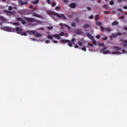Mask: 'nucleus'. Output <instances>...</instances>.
Segmentation results:
<instances>
[{"label": "nucleus", "instance_id": "1", "mask_svg": "<svg viewBox=\"0 0 127 127\" xmlns=\"http://www.w3.org/2000/svg\"><path fill=\"white\" fill-rule=\"evenodd\" d=\"M24 19H25L27 22H29L28 25L30 26H35V25H37V24L41 23V21L40 20H36L33 18L25 17Z\"/></svg>", "mask_w": 127, "mask_h": 127}, {"label": "nucleus", "instance_id": "2", "mask_svg": "<svg viewBox=\"0 0 127 127\" xmlns=\"http://www.w3.org/2000/svg\"><path fill=\"white\" fill-rule=\"evenodd\" d=\"M75 41H76V39L75 38H73L71 41L65 39L61 40V42H62V43H67L69 47H73V44L75 45Z\"/></svg>", "mask_w": 127, "mask_h": 127}, {"label": "nucleus", "instance_id": "3", "mask_svg": "<svg viewBox=\"0 0 127 127\" xmlns=\"http://www.w3.org/2000/svg\"><path fill=\"white\" fill-rule=\"evenodd\" d=\"M1 29L4 31H7L8 32H14V28L9 27H1Z\"/></svg>", "mask_w": 127, "mask_h": 127}, {"label": "nucleus", "instance_id": "4", "mask_svg": "<svg viewBox=\"0 0 127 127\" xmlns=\"http://www.w3.org/2000/svg\"><path fill=\"white\" fill-rule=\"evenodd\" d=\"M47 13L49 14V15H51V17L54 19V20H56V19H55V17L56 16L57 13H55L54 12H52L51 11H47Z\"/></svg>", "mask_w": 127, "mask_h": 127}, {"label": "nucleus", "instance_id": "5", "mask_svg": "<svg viewBox=\"0 0 127 127\" xmlns=\"http://www.w3.org/2000/svg\"><path fill=\"white\" fill-rule=\"evenodd\" d=\"M53 37H56V38L58 39V40L61 39V37L59 36V35H54L53 36L51 35H49L48 36V38L49 39H53Z\"/></svg>", "mask_w": 127, "mask_h": 127}, {"label": "nucleus", "instance_id": "6", "mask_svg": "<svg viewBox=\"0 0 127 127\" xmlns=\"http://www.w3.org/2000/svg\"><path fill=\"white\" fill-rule=\"evenodd\" d=\"M107 47L105 46L103 47L102 49L101 50L100 52L102 53H103V54H110L111 52L110 51H106L107 49Z\"/></svg>", "mask_w": 127, "mask_h": 127}, {"label": "nucleus", "instance_id": "7", "mask_svg": "<svg viewBox=\"0 0 127 127\" xmlns=\"http://www.w3.org/2000/svg\"><path fill=\"white\" fill-rule=\"evenodd\" d=\"M100 29L102 32H104V31H105V32H110L112 30L110 28H105L103 26L100 27Z\"/></svg>", "mask_w": 127, "mask_h": 127}, {"label": "nucleus", "instance_id": "8", "mask_svg": "<svg viewBox=\"0 0 127 127\" xmlns=\"http://www.w3.org/2000/svg\"><path fill=\"white\" fill-rule=\"evenodd\" d=\"M56 16H57L58 17H59V18H61V19H66L67 20V18L66 17V16H65V15H64V14H58L57 13V14H56Z\"/></svg>", "mask_w": 127, "mask_h": 127}, {"label": "nucleus", "instance_id": "9", "mask_svg": "<svg viewBox=\"0 0 127 127\" xmlns=\"http://www.w3.org/2000/svg\"><path fill=\"white\" fill-rule=\"evenodd\" d=\"M14 32H16L18 34H21L22 32V29L20 28H18V27H16V28H14Z\"/></svg>", "mask_w": 127, "mask_h": 127}, {"label": "nucleus", "instance_id": "10", "mask_svg": "<svg viewBox=\"0 0 127 127\" xmlns=\"http://www.w3.org/2000/svg\"><path fill=\"white\" fill-rule=\"evenodd\" d=\"M118 35H122V33L119 32L117 34H112L111 38H117Z\"/></svg>", "mask_w": 127, "mask_h": 127}, {"label": "nucleus", "instance_id": "11", "mask_svg": "<svg viewBox=\"0 0 127 127\" xmlns=\"http://www.w3.org/2000/svg\"><path fill=\"white\" fill-rule=\"evenodd\" d=\"M121 41H123L122 45L124 47H127V40H124L123 39H121Z\"/></svg>", "mask_w": 127, "mask_h": 127}, {"label": "nucleus", "instance_id": "12", "mask_svg": "<svg viewBox=\"0 0 127 127\" xmlns=\"http://www.w3.org/2000/svg\"><path fill=\"white\" fill-rule=\"evenodd\" d=\"M69 6L71 8H76L77 4L75 3H71L69 4Z\"/></svg>", "mask_w": 127, "mask_h": 127}, {"label": "nucleus", "instance_id": "13", "mask_svg": "<svg viewBox=\"0 0 127 127\" xmlns=\"http://www.w3.org/2000/svg\"><path fill=\"white\" fill-rule=\"evenodd\" d=\"M83 27L84 29H87V28H90V27H91V25L89 24H86L84 25Z\"/></svg>", "mask_w": 127, "mask_h": 127}, {"label": "nucleus", "instance_id": "14", "mask_svg": "<svg viewBox=\"0 0 127 127\" xmlns=\"http://www.w3.org/2000/svg\"><path fill=\"white\" fill-rule=\"evenodd\" d=\"M86 36H87V37H88V38L90 39L91 40L94 38V37L92 36V34L89 33H87Z\"/></svg>", "mask_w": 127, "mask_h": 127}, {"label": "nucleus", "instance_id": "15", "mask_svg": "<svg viewBox=\"0 0 127 127\" xmlns=\"http://www.w3.org/2000/svg\"><path fill=\"white\" fill-rule=\"evenodd\" d=\"M75 32L76 33H77V34H82V33H83V32L80 29H76L75 30Z\"/></svg>", "mask_w": 127, "mask_h": 127}, {"label": "nucleus", "instance_id": "16", "mask_svg": "<svg viewBox=\"0 0 127 127\" xmlns=\"http://www.w3.org/2000/svg\"><path fill=\"white\" fill-rule=\"evenodd\" d=\"M99 19H100V15H99V14L96 15L95 17V21H99Z\"/></svg>", "mask_w": 127, "mask_h": 127}, {"label": "nucleus", "instance_id": "17", "mask_svg": "<svg viewBox=\"0 0 127 127\" xmlns=\"http://www.w3.org/2000/svg\"><path fill=\"white\" fill-rule=\"evenodd\" d=\"M0 20L3 22H4V21H5L6 20H5V18L2 17V16H0Z\"/></svg>", "mask_w": 127, "mask_h": 127}, {"label": "nucleus", "instance_id": "18", "mask_svg": "<svg viewBox=\"0 0 127 127\" xmlns=\"http://www.w3.org/2000/svg\"><path fill=\"white\" fill-rule=\"evenodd\" d=\"M35 37H41V34L38 33L36 32V34H35Z\"/></svg>", "mask_w": 127, "mask_h": 127}, {"label": "nucleus", "instance_id": "19", "mask_svg": "<svg viewBox=\"0 0 127 127\" xmlns=\"http://www.w3.org/2000/svg\"><path fill=\"white\" fill-rule=\"evenodd\" d=\"M96 22V25H98V26H100V25H102L103 23L102 22L99 21H95Z\"/></svg>", "mask_w": 127, "mask_h": 127}, {"label": "nucleus", "instance_id": "20", "mask_svg": "<svg viewBox=\"0 0 127 127\" xmlns=\"http://www.w3.org/2000/svg\"><path fill=\"white\" fill-rule=\"evenodd\" d=\"M118 24H119V22H118L117 21H115L112 23V25H113V26L118 25Z\"/></svg>", "mask_w": 127, "mask_h": 127}, {"label": "nucleus", "instance_id": "21", "mask_svg": "<svg viewBox=\"0 0 127 127\" xmlns=\"http://www.w3.org/2000/svg\"><path fill=\"white\" fill-rule=\"evenodd\" d=\"M33 16H35L36 17H38L39 18H41V15L37 14H33Z\"/></svg>", "mask_w": 127, "mask_h": 127}, {"label": "nucleus", "instance_id": "22", "mask_svg": "<svg viewBox=\"0 0 127 127\" xmlns=\"http://www.w3.org/2000/svg\"><path fill=\"white\" fill-rule=\"evenodd\" d=\"M114 49H116V50H117V51H120L121 50V48L118 46H115L113 47Z\"/></svg>", "mask_w": 127, "mask_h": 127}, {"label": "nucleus", "instance_id": "23", "mask_svg": "<svg viewBox=\"0 0 127 127\" xmlns=\"http://www.w3.org/2000/svg\"><path fill=\"white\" fill-rule=\"evenodd\" d=\"M92 42H93V44H94L95 45H97V42L96 41V40H95V39H94V38H93V39H91Z\"/></svg>", "mask_w": 127, "mask_h": 127}, {"label": "nucleus", "instance_id": "24", "mask_svg": "<svg viewBox=\"0 0 127 127\" xmlns=\"http://www.w3.org/2000/svg\"><path fill=\"white\" fill-rule=\"evenodd\" d=\"M18 3L20 4V5H23V1H22V0H19Z\"/></svg>", "mask_w": 127, "mask_h": 127}, {"label": "nucleus", "instance_id": "25", "mask_svg": "<svg viewBox=\"0 0 127 127\" xmlns=\"http://www.w3.org/2000/svg\"><path fill=\"white\" fill-rule=\"evenodd\" d=\"M29 33L31 34H34V35H35V34L36 33V31H30L29 32Z\"/></svg>", "mask_w": 127, "mask_h": 127}, {"label": "nucleus", "instance_id": "26", "mask_svg": "<svg viewBox=\"0 0 127 127\" xmlns=\"http://www.w3.org/2000/svg\"><path fill=\"white\" fill-rule=\"evenodd\" d=\"M39 2V0H36L33 2V4H37V3H38Z\"/></svg>", "mask_w": 127, "mask_h": 127}, {"label": "nucleus", "instance_id": "27", "mask_svg": "<svg viewBox=\"0 0 127 127\" xmlns=\"http://www.w3.org/2000/svg\"><path fill=\"white\" fill-rule=\"evenodd\" d=\"M21 35H22V36H27V34L26 33V32H22V33H21Z\"/></svg>", "mask_w": 127, "mask_h": 127}, {"label": "nucleus", "instance_id": "28", "mask_svg": "<svg viewBox=\"0 0 127 127\" xmlns=\"http://www.w3.org/2000/svg\"><path fill=\"white\" fill-rule=\"evenodd\" d=\"M64 26H65V27H67L68 29H69V30H71V27L68 26V25L65 24H64Z\"/></svg>", "mask_w": 127, "mask_h": 127}, {"label": "nucleus", "instance_id": "29", "mask_svg": "<svg viewBox=\"0 0 127 127\" xmlns=\"http://www.w3.org/2000/svg\"><path fill=\"white\" fill-rule=\"evenodd\" d=\"M111 54H120V53L118 51H114V52H113Z\"/></svg>", "mask_w": 127, "mask_h": 127}, {"label": "nucleus", "instance_id": "30", "mask_svg": "<svg viewBox=\"0 0 127 127\" xmlns=\"http://www.w3.org/2000/svg\"><path fill=\"white\" fill-rule=\"evenodd\" d=\"M74 21L75 22H79V21H80V20L79 19V18H76L74 19Z\"/></svg>", "mask_w": 127, "mask_h": 127}, {"label": "nucleus", "instance_id": "31", "mask_svg": "<svg viewBox=\"0 0 127 127\" xmlns=\"http://www.w3.org/2000/svg\"><path fill=\"white\" fill-rule=\"evenodd\" d=\"M117 10H118V11H119V12H120V13L123 14V10H122V9L118 8Z\"/></svg>", "mask_w": 127, "mask_h": 127}, {"label": "nucleus", "instance_id": "32", "mask_svg": "<svg viewBox=\"0 0 127 127\" xmlns=\"http://www.w3.org/2000/svg\"><path fill=\"white\" fill-rule=\"evenodd\" d=\"M71 25L72 26V27H76V24L74 22L71 23Z\"/></svg>", "mask_w": 127, "mask_h": 127}, {"label": "nucleus", "instance_id": "33", "mask_svg": "<svg viewBox=\"0 0 127 127\" xmlns=\"http://www.w3.org/2000/svg\"><path fill=\"white\" fill-rule=\"evenodd\" d=\"M64 35L65 34L64 33V32H62L60 33L59 36H64Z\"/></svg>", "mask_w": 127, "mask_h": 127}, {"label": "nucleus", "instance_id": "34", "mask_svg": "<svg viewBox=\"0 0 127 127\" xmlns=\"http://www.w3.org/2000/svg\"><path fill=\"white\" fill-rule=\"evenodd\" d=\"M105 14H110L111 13V11H105L104 12Z\"/></svg>", "mask_w": 127, "mask_h": 127}, {"label": "nucleus", "instance_id": "35", "mask_svg": "<svg viewBox=\"0 0 127 127\" xmlns=\"http://www.w3.org/2000/svg\"><path fill=\"white\" fill-rule=\"evenodd\" d=\"M109 3H110V5H114L115 2H114V1H110L109 2Z\"/></svg>", "mask_w": 127, "mask_h": 127}, {"label": "nucleus", "instance_id": "36", "mask_svg": "<svg viewBox=\"0 0 127 127\" xmlns=\"http://www.w3.org/2000/svg\"><path fill=\"white\" fill-rule=\"evenodd\" d=\"M81 50H83V51H87V49H86V47H83L81 48Z\"/></svg>", "mask_w": 127, "mask_h": 127}, {"label": "nucleus", "instance_id": "37", "mask_svg": "<svg viewBox=\"0 0 127 127\" xmlns=\"http://www.w3.org/2000/svg\"><path fill=\"white\" fill-rule=\"evenodd\" d=\"M78 44L79 46H83V43L81 42H78Z\"/></svg>", "mask_w": 127, "mask_h": 127}, {"label": "nucleus", "instance_id": "38", "mask_svg": "<svg viewBox=\"0 0 127 127\" xmlns=\"http://www.w3.org/2000/svg\"><path fill=\"white\" fill-rule=\"evenodd\" d=\"M89 19H94V15H91L89 17Z\"/></svg>", "mask_w": 127, "mask_h": 127}, {"label": "nucleus", "instance_id": "39", "mask_svg": "<svg viewBox=\"0 0 127 127\" xmlns=\"http://www.w3.org/2000/svg\"><path fill=\"white\" fill-rule=\"evenodd\" d=\"M21 22L22 24H24V25L26 24V21H25V20H23V19L22 20Z\"/></svg>", "mask_w": 127, "mask_h": 127}, {"label": "nucleus", "instance_id": "40", "mask_svg": "<svg viewBox=\"0 0 127 127\" xmlns=\"http://www.w3.org/2000/svg\"><path fill=\"white\" fill-rule=\"evenodd\" d=\"M17 21H22V18H21L20 17H18V18H17Z\"/></svg>", "mask_w": 127, "mask_h": 127}, {"label": "nucleus", "instance_id": "41", "mask_svg": "<svg viewBox=\"0 0 127 127\" xmlns=\"http://www.w3.org/2000/svg\"><path fill=\"white\" fill-rule=\"evenodd\" d=\"M8 10H9V11H11V10H12V6H9L8 7Z\"/></svg>", "mask_w": 127, "mask_h": 127}, {"label": "nucleus", "instance_id": "42", "mask_svg": "<svg viewBox=\"0 0 127 127\" xmlns=\"http://www.w3.org/2000/svg\"><path fill=\"white\" fill-rule=\"evenodd\" d=\"M127 1V0H118V2L121 3L122 1Z\"/></svg>", "mask_w": 127, "mask_h": 127}, {"label": "nucleus", "instance_id": "43", "mask_svg": "<svg viewBox=\"0 0 127 127\" xmlns=\"http://www.w3.org/2000/svg\"><path fill=\"white\" fill-rule=\"evenodd\" d=\"M56 10H60V6H56Z\"/></svg>", "mask_w": 127, "mask_h": 127}, {"label": "nucleus", "instance_id": "44", "mask_svg": "<svg viewBox=\"0 0 127 127\" xmlns=\"http://www.w3.org/2000/svg\"><path fill=\"white\" fill-rule=\"evenodd\" d=\"M100 37H101V36H100V35H97L96 36V38H97V39H100Z\"/></svg>", "mask_w": 127, "mask_h": 127}, {"label": "nucleus", "instance_id": "45", "mask_svg": "<svg viewBox=\"0 0 127 127\" xmlns=\"http://www.w3.org/2000/svg\"><path fill=\"white\" fill-rule=\"evenodd\" d=\"M103 7L104 8H109V7H108L106 4L103 5Z\"/></svg>", "mask_w": 127, "mask_h": 127}, {"label": "nucleus", "instance_id": "46", "mask_svg": "<svg viewBox=\"0 0 127 127\" xmlns=\"http://www.w3.org/2000/svg\"><path fill=\"white\" fill-rule=\"evenodd\" d=\"M47 28L48 29L52 30L53 29V27L52 26L47 27Z\"/></svg>", "mask_w": 127, "mask_h": 127}, {"label": "nucleus", "instance_id": "47", "mask_svg": "<svg viewBox=\"0 0 127 127\" xmlns=\"http://www.w3.org/2000/svg\"><path fill=\"white\" fill-rule=\"evenodd\" d=\"M14 25H19V23L18 22H14L13 23Z\"/></svg>", "mask_w": 127, "mask_h": 127}, {"label": "nucleus", "instance_id": "48", "mask_svg": "<svg viewBox=\"0 0 127 127\" xmlns=\"http://www.w3.org/2000/svg\"><path fill=\"white\" fill-rule=\"evenodd\" d=\"M102 40H107L108 39V37H105L104 38H102Z\"/></svg>", "mask_w": 127, "mask_h": 127}, {"label": "nucleus", "instance_id": "49", "mask_svg": "<svg viewBox=\"0 0 127 127\" xmlns=\"http://www.w3.org/2000/svg\"><path fill=\"white\" fill-rule=\"evenodd\" d=\"M87 9H88V10H89V11H91V10H92V8L90 7H87Z\"/></svg>", "mask_w": 127, "mask_h": 127}, {"label": "nucleus", "instance_id": "50", "mask_svg": "<svg viewBox=\"0 0 127 127\" xmlns=\"http://www.w3.org/2000/svg\"><path fill=\"white\" fill-rule=\"evenodd\" d=\"M87 45L89 46H90L91 47H93V44H90V43H88Z\"/></svg>", "mask_w": 127, "mask_h": 127}, {"label": "nucleus", "instance_id": "51", "mask_svg": "<svg viewBox=\"0 0 127 127\" xmlns=\"http://www.w3.org/2000/svg\"><path fill=\"white\" fill-rule=\"evenodd\" d=\"M120 19H125V16L120 17Z\"/></svg>", "mask_w": 127, "mask_h": 127}, {"label": "nucleus", "instance_id": "52", "mask_svg": "<svg viewBox=\"0 0 127 127\" xmlns=\"http://www.w3.org/2000/svg\"><path fill=\"white\" fill-rule=\"evenodd\" d=\"M64 1L65 2V3H68V2H69V0H64Z\"/></svg>", "mask_w": 127, "mask_h": 127}, {"label": "nucleus", "instance_id": "53", "mask_svg": "<svg viewBox=\"0 0 127 127\" xmlns=\"http://www.w3.org/2000/svg\"><path fill=\"white\" fill-rule=\"evenodd\" d=\"M74 48H79V46H78L77 45H75L74 46Z\"/></svg>", "mask_w": 127, "mask_h": 127}, {"label": "nucleus", "instance_id": "54", "mask_svg": "<svg viewBox=\"0 0 127 127\" xmlns=\"http://www.w3.org/2000/svg\"><path fill=\"white\" fill-rule=\"evenodd\" d=\"M45 42H46V43H50V41H49V40H46V41H45Z\"/></svg>", "mask_w": 127, "mask_h": 127}, {"label": "nucleus", "instance_id": "55", "mask_svg": "<svg viewBox=\"0 0 127 127\" xmlns=\"http://www.w3.org/2000/svg\"><path fill=\"white\" fill-rule=\"evenodd\" d=\"M105 44L104 43H101L99 45V46H104Z\"/></svg>", "mask_w": 127, "mask_h": 127}, {"label": "nucleus", "instance_id": "56", "mask_svg": "<svg viewBox=\"0 0 127 127\" xmlns=\"http://www.w3.org/2000/svg\"><path fill=\"white\" fill-rule=\"evenodd\" d=\"M60 25H61V26H65V25L63 24L62 23H61Z\"/></svg>", "mask_w": 127, "mask_h": 127}, {"label": "nucleus", "instance_id": "57", "mask_svg": "<svg viewBox=\"0 0 127 127\" xmlns=\"http://www.w3.org/2000/svg\"><path fill=\"white\" fill-rule=\"evenodd\" d=\"M123 8H124V9H127V6L124 5Z\"/></svg>", "mask_w": 127, "mask_h": 127}, {"label": "nucleus", "instance_id": "58", "mask_svg": "<svg viewBox=\"0 0 127 127\" xmlns=\"http://www.w3.org/2000/svg\"><path fill=\"white\" fill-rule=\"evenodd\" d=\"M53 42H54V43H58V41H55V40H54V41H53Z\"/></svg>", "mask_w": 127, "mask_h": 127}, {"label": "nucleus", "instance_id": "59", "mask_svg": "<svg viewBox=\"0 0 127 127\" xmlns=\"http://www.w3.org/2000/svg\"><path fill=\"white\" fill-rule=\"evenodd\" d=\"M27 3H28L27 2H23V5L24 4H27Z\"/></svg>", "mask_w": 127, "mask_h": 127}, {"label": "nucleus", "instance_id": "60", "mask_svg": "<svg viewBox=\"0 0 127 127\" xmlns=\"http://www.w3.org/2000/svg\"><path fill=\"white\" fill-rule=\"evenodd\" d=\"M30 8H33V6L32 5H30Z\"/></svg>", "mask_w": 127, "mask_h": 127}, {"label": "nucleus", "instance_id": "61", "mask_svg": "<svg viewBox=\"0 0 127 127\" xmlns=\"http://www.w3.org/2000/svg\"><path fill=\"white\" fill-rule=\"evenodd\" d=\"M40 29H41V30H44V28L41 27V28H40Z\"/></svg>", "mask_w": 127, "mask_h": 127}, {"label": "nucleus", "instance_id": "62", "mask_svg": "<svg viewBox=\"0 0 127 127\" xmlns=\"http://www.w3.org/2000/svg\"><path fill=\"white\" fill-rule=\"evenodd\" d=\"M65 36L67 37V36H68V33H66L65 34Z\"/></svg>", "mask_w": 127, "mask_h": 127}, {"label": "nucleus", "instance_id": "63", "mask_svg": "<svg viewBox=\"0 0 127 127\" xmlns=\"http://www.w3.org/2000/svg\"><path fill=\"white\" fill-rule=\"evenodd\" d=\"M98 3H101V0H98Z\"/></svg>", "mask_w": 127, "mask_h": 127}, {"label": "nucleus", "instance_id": "64", "mask_svg": "<svg viewBox=\"0 0 127 127\" xmlns=\"http://www.w3.org/2000/svg\"><path fill=\"white\" fill-rule=\"evenodd\" d=\"M124 29H125V30H127V27H125L124 28Z\"/></svg>", "mask_w": 127, "mask_h": 127}]
</instances>
